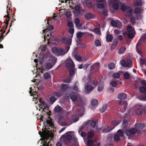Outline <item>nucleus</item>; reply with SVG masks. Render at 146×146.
Masks as SVG:
<instances>
[{"instance_id":"2eb2a0df","label":"nucleus","mask_w":146,"mask_h":146,"mask_svg":"<svg viewBox=\"0 0 146 146\" xmlns=\"http://www.w3.org/2000/svg\"><path fill=\"white\" fill-rule=\"evenodd\" d=\"M119 104L120 105L119 108L121 112H124L126 110L127 107V103L125 101H119Z\"/></svg>"},{"instance_id":"de8ad7c7","label":"nucleus","mask_w":146,"mask_h":146,"mask_svg":"<svg viewBox=\"0 0 146 146\" xmlns=\"http://www.w3.org/2000/svg\"><path fill=\"white\" fill-rule=\"evenodd\" d=\"M68 88L67 86L65 84H63L61 86V89L63 91H65Z\"/></svg>"},{"instance_id":"79ce46f5","label":"nucleus","mask_w":146,"mask_h":146,"mask_svg":"<svg viewBox=\"0 0 146 146\" xmlns=\"http://www.w3.org/2000/svg\"><path fill=\"white\" fill-rule=\"evenodd\" d=\"M68 1H69V2H68V3H69V5L70 7L73 8V7H72L73 5H72V4H73V3H72V1H71V3H70V1H71V0H64L63 1H62L61 2V3H64V2L65 1V3H66Z\"/></svg>"},{"instance_id":"0e129e2a","label":"nucleus","mask_w":146,"mask_h":146,"mask_svg":"<svg viewBox=\"0 0 146 146\" xmlns=\"http://www.w3.org/2000/svg\"><path fill=\"white\" fill-rule=\"evenodd\" d=\"M67 25L68 27L72 28L73 25V24L72 22L69 21L68 22Z\"/></svg>"},{"instance_id":"8fccbe9b","label":"nucleus","mask_w":146,"mask_h":146,"mask_svg":"<svg viewBox=\"0 0 146 146\" xmlns=\"http://www.w3.org/2000/svg\"><path fill=\"white\" fill-rule=\"evenodd\" d=\"M113 77L115 78H118L120 76V74L119 73H114L113 76Z\"/></svg>"},{"instance_id":"603ef678","label":"nucleus","mask_w":146,"mask_h":146,"mask_svg":"<svg viewBox=\"0 0 146 146\" xmlns=\"http://www.w3.org/2000/svg\"><path fill=\"white\" fill-rule=\"evenodd\" d=\"M111 85L113 87H115L117 85V82L115 81L112 80L111 82Z\"/></svg>"},{"instance_id":"4c0bfd02","label":"nucleus","mask_w":146,"mask_h":146,"mask_svg":"<svg viewBox=\"0 0 146 146\" xmlns=\"http://www.w3.org/2000/svg\"><path fill=\"white\" fill-rule=\"evenodd\" d=\"M54 111L57 112H60L62 111V108L58 106H57L55 108Z\"/></svg>"},{"instance_id":"4d7b16f0","label":"nucleus","mask_w":146,"mask_h":146,"mask_svg":"<svg viewBox=\"0 0 146 146\" xmlns=\"http://www.w3.org/2000/svg\"><path fill=\"white\" fill-rule=\"evenodd\" d=\"M95 33L97 35H99L100 34V32L99 29L98 28H96L94 30Z\"/></svg>"},{"instance_id":"4be33fe9","label":"nucleus","mask_w":146,"mask_h":146,"mask_svg":"<svg viewBox=\"0 0 146 146\" xmlns=\"http://www.w3.org/2000/svg\"><path fill=\"white\" fill-rule=\"evenodd\" d=\"M145 125L144 123H136L135 124V127L138 129H142Z\"/></svg>"},{"instance_id":"473e14b6","label":"nucleus","mask_w":146,"mask_h":146,"mask_svg":"<svg viewBox=\"0 0 146 146\" xmlns=\"http://www.w3.org/2000/svg\"><path fill=\"white\" fill-rule=\"evenodd\" d=\"M143 11V10L142 8L137 7L135 9L134 12L135 14L141 13Z\"/></svg>"},{"instance_id":"bb28decb","label":"nucleus","mask_w":146,"mask_h":146,"mask_svg":"<svg viewBox=\"0 0 146 146\" xmlns=\"http://www.w3.org/2000/svg\"><path fill=\"white\" fill-rule=\"evenodd\" d=\"M118 43L117 39H115L114 40L111 46V50H113L116 47Z\"/></svg>"},{"instance_id":"3c124183","label":"nucleus","mask_w":146,"mask_h":146,"mask_svg":"<svg viewBox=\"0 0 146 146\" xmlns=\"http://www.w3.org/2000/svg\"><path fill=\"white\" fill-rule=\"evenodd\" d=\"M122 31L118 30L117 29H115L114 31V33L116 35H118L121 34Z\"/></svg>"},{"instance_id":"423d86ee","label":"nucleus","mask_w":146,"mask_h":146,"mask_svg":"<svg viewBox=\"0 0 146 146\" xmlns=\"http://www.w3.org/2000/svg\"><path fill=\"white\" fill-rule=\"evenodd\" d=\"M141 83L145 86L140 87L139 88L140 92L141 93V96L139 97V99L142 101H146V82L145 80L142 81Z\"/></svg>"},{"instance_id":"69168bd1","label":"nucleus","mask_w":146,"mask_h":146,"mask_svg":"<svg viewBox=\"0 0 146 146\" xmlns=\"http://www.w3.org/2000/svg\"><path fill=\"white\" fill-rule=\"evenodd\" d=\"M69 73L70 75H73L74 74L75 72L74 70L72 69L69 70Z\"/></svg>"},{"instance_id":"e433bc0d","label":"nucleus","mask_w":146,"mask_h":146,"mask_svg":"<svg viewBox=\"0 0 146 146\" xmlns=\"http://www.w3.org/2000/svg\"><path fill=\"white\" fill-rule=\"evenodd\" d=\"M114 127L111 128L109 126L106 127L103 129V131L105 133L109 132Z\"/></svg>"},{"instance_id":"f3484780","label":"nucleus","mask_w":146,"mask_h":146,"mask_svg":"<svg viewBox=\"0 0 146 146\" xmlns=\"http://www.w3.org/2000/svg\"><path fill=\"white\" fill-rule=\"evenodd\" d=\"M66 67L68 68H74L75 65L74 62L70 58H68L66 61Z\"/></svg>"},{"instance_id":"cd10ccee","label":"nucleus","mask_w":146,"mask_h":146,"mask_svg":"<svg viewBox=\"0 0 146 146\" xmlns=\"http://www.w3.org/2000/svg\"><path fill=\"white\" fill-rule=\"evenodd\" d=\"M51 145L50 143V141L48 139H45L44 138V141H43L42 145L41 146H51Z\"/></svg>"},{"instance_id":"aec40b11","label":"nucleus","mask_w":146,"mask_h":146,"mask_svg":"<svg viewBox=\"0 0 146 146\" xmlns=\"http://www.w3.org/2000/svg\"><path fill=\"white\" fill-rule=\"evenodd\" d=\"M94 87L95 86H92L90 85L87 84L85 86V90L87 93H89L94 90Z\"/></svg>"},{"instance_id":"864d4df0","label":"nucleus","mask_w":146,"mask_h":146,"mask_svg":"<svg viewBox=\"0 0 146 146\" xmlns=\"http://www.w3.org/2000/svg\"><path fill=\"white\" fill-rule=\"evenodd\" d=\"M114 140L115 141H117L120 139V138L117 134H115L114 137Z\"/></svg>"},{"instance_id":"13d9d810","label":"nucleus","mask_w":146,"mask_h":146,"mask_svg":"<svg viewBox=\"0 0 146 146\" xmlns=\"http://www.w3.org/2000/svg\"><path fill=\"white\" fill-rule=\"evenodd\" d=\"M47 45H44L41 46L40 48L42 51H44L46 49Z\"/></svg>"},{"instance_id":"b1692460","label":"nucleus","mask_w":146,"mask_h":146,"mask_svg":"<svg viewBox=\"0 0 146 146\" xmlns=\"http://www.w3.org/2000/svg\"><path fill=\"white\" fill-rule=\"evenodd\" d=\"M74 23L78 29H81V26L82 25V24H80V21L79 19L77 18H76L74 21Z\"/></svg>"},{"instance_id":"6e6d98bb","label":"nucleus","mask_w":146,"mask_h":146,"mask_svg":"<svg viewBox=\"0 0 146 146\" xmlns=\"http://www.w3.org/2000/svg\"><path fill=\"white\" fill-rule=\"evenodd\" d=\"M75 58L76 60H77L78 61H81L82 60V58L80 56L78 55H76L75 56Z\"/></svg>"},{"instance_id":"7c9ffc66","label":"nucleus","mask_w":146,"mask_h":146,"mask_svg":"<svg viewBox=\"0 0 146 146\" xmlns=\"http://www.w3.org/2000/svg\"><path fill=\"white\" fill-rule=\"evenodd\" d=\"M127 97V95L124 93H121L119 94L117 96L118 98L120 100H124Z\"/></svg>"},{"instance_id":"4468645a","label":"nucleus","mask_w":146,"mask_h":146,"mask_svg":"<svg viewBox=\"0 0 146 146\" xmlns=\"http://www.w3.org/2000/svg\"><path fill=\"white\" fill-rule=\"evenodd\" d=\"M67 119V118L65 116H61L59 118L58 123L60 125L62 126H68L69 124L66 122Z\"/></svg>"},{"instance_id":"1a4fd4ad","label":"nucleus","mask_w":146,"mask_h":146,"mask_svg":"<svg viewBox=\"0 0 146 146\" xmlns=\"http://www.w3.org/2000/svg\"><path fill=\"white\" fill-rule=\"evenodd\" d=\"M127 31L123 33V35L125 36L127 35L130 39H132L135 35V32L133 28L131 26H129L127 28Z\"/></svg>"},{"instance_id":"680f3d73","label":"nucleus","mask_w":146,"mask_h":146,"mask_svg":"<svg viewBox=\"0 0 146 146\" xmlns=\"http://www.w3.org/2000/svg\"><path fill=\"white\" fill-rule=\"evenodd\" d=\"M7 17V18H8V19H6V23H5V24L6 25V26H7H7L8 25V24H9V15H7V16L6 15H5V16H4V17Z\"/></svg>"},{"instance_id":"2f4dec72","label":"nucleus","mask_w":146,"mask_h":146,"mask_svg":"<svg viewBox=\"0 0 146 146\" xmlns=\"http://www.w3.org/2000/svg\"><path fill=\"white\" fill-rule=\"evenodd\" d=\"M108 33H109V32H107L106 37V40L108 42H111L113 39V36L111 35L108 34Z\"/></svg>"},{"instance_id":"5fc2aeb1","label":"nucleus","mask_w":146,"mask_h":146,"mask_svg":"<svg viewBox=\"0 0 146 146\" xmlns=\"http://www.w3.org/2000/svg\"><path fill=\"white\" fill-rule=\"evenodd\" d=\"M56 100V98L54 96H52L50 98V101L52 104H53Z\"/></svg>"},{"instance_id":"9b49d317","label":"nucleus","mask_w":146,"mask_h":146,"mask_svg":"<svg viewBox=\"0 0 146 146\" xmlns=\"http://www.w3.org/2000/svg\"><path fill=\"white\" fill-rule=\"evenodd\" d=\"M44 126L43 127V129H44V131H45L44 132H48V130H47L48 129H50V127L52 128L53 127V125L51 119L48 118V119H46L45 121H44L43 122ZM45 132H42V134H44Z\"/></svg>"},{"instance_id":"f8f14e48","label":"nucleus","mask_w":146,"mask_h":146,"mask_svg":"<svg viewBox=\"0 0 146 146\" xmlns=\"http://www.w3.org/2000/svg\"><path fill=\"white\" fill-rule=\"evenodd\" d=\"M143 107L141 104H138L135 105L134 106L133 108H132L131 110L132 111L134 110L136 114L138 115H140L142 114L143 113Z\"/></svg>"},{"instance_id":"c9c22d12","label":"nucleus","mask_w":146,"mask_h":146,"mask_svg":"<svg viewBox=\"0 0 146 146\" xmlns=\"http://www.w3.org/2000/svg\"><path fill=\"white\" fill-rule=\"evenodd\" d=\"M141 0H137L134 1V5L135 6H137L141 5Z\"/></svg>"},{"instance_id":"e2e57ef3","label":"nucleus","mask_w":146,"mask_h":146,"mask_svg":"<svg viewBox=\"0 0 146 146\" xmlns=\"http://www.w3.org/2000/svg\"><path fill=\"white\" fill-rule=\"evenodd\" d=\"M127 121L126 120H124L123 123V127L124 128L127 125Z\"/></svg>"},{"instance_id":"ddd939ff","label":"nucleus","mask_w":146,"mask_h":146,"mask_svg":"<svg viewBox=\"0 0 146 146\" xmlns=\"http://www.w3.org/2000/svg\"><path fill=\"white\" fill-rule=\"evenodd\" d=\"M120 63L121 66L125 67L130 68L132 66V62L129 59H125L121 60Z\"/></svg>"},{"instance_id":"6ab92c4d","label":"nucleus","mask_w":146,"mask_h":146,"mask_svg":"<svg viewBox=\"0 0 146 146\" xmlns=\"http://www.w3.org/2000/svg\"><path fill=\"white\" fill-rule=\"evenodd\" d=\"M36 70H35V71L33 72L36 74V77H37L38 76L40 77V75L42 74L43 72L42 68H39L38 67V65L37 64L36 65Z\"/></svg>"},{"instance_id":"dca6fc26","label":"nucleus","mask_w":146,"mask_h":146,"mask_svg":"<svg viewBox=\"0 0 146 146\" xmlns=\"http://www.w3.org/2000/svg\"><path fill=\"white\" fill-rule=\"evenodd\" d=\"M138 131L135 128H133L130 129H127L125 131V133L129 138L132 135H133L137 132Z\"/></svg>"},{"instance_id":"37998d69","label":"nucleus","mask_w":146,"mask_h":146,"mask_svg":"<svg viewBox=\"0 0 146 146\" xmlns=\"http://www.w3.org/2000/svg\"><path fill=\"white\" fill-rule=\"evenodd\" d=\"M106 3H105L104 4L101 3V4H98L97 7L98 8H102L103 9L106 6Z\"/></svg>"},{"instance_id":"f704fd0d","label":"nucleus","mask_w":146,"mask_h":146,"mask_svg":"<svg viewBox=\"0 0 146 146\" xmlns=\"http://www.w3.org/2000/svg\"><path fill=\"white\" fill-rule=\"evenodd\" d=\"M91 103L92 106H96L98 104V102L97 100L96 99H93L91 100Z\"/></svg>"},{"instance_id":"6e6552de","label":"nucleus","mask_w":146,"mask_h":146,"mask_svg":"<svg viewBox=\"0 0 146 146\" xmlns=\"http://www.w3.org/2000/svg\"><path fill=\"white\" fill-rule=\"evenodd\" d=\"M57 60V58L54 56L50 57L46 62L45 66L46 68L49 70L52 68L56 63Z\"/></svg>"},{"instance_id":"a19ab883","label":"nucleus","mask_w":146,"mask_h":146,"mask_svg":"<svg viewBox=\"0 0 146 146\" xmlns=\"http://www.w3.org/2000/svg\"><path fill=\"white\" fill-rule=\"evenodd\" d=\"M108 107V105L107 104H105L104 105L102 108L100 110V112L101 113H103L105 111Z\"/></svg>"},{"instance_id":"f257e3e1","label":"nucleus","mask_w":146,"mask_h":146,"mask_svg":"<svg viewBox=\"0 0 146 146\" xmlns=\"http://www.w3.org/2000/svg\"><path fill=\"white\" fill-rule=\"evenodd\" d=\"M37 81H38L36 79L33 80V82L35 83V84L30 88L29 93L31 96L33 97V101H35V104L37 103L39 101V106L40 108H42L44 111H45L46 110V108H48V106L44 101H42L41 98L39 97V95L38 92L39 88L38 87V86L36 84L38 82Z\"/></svg>"},{"instance_id":"c03bdc74","label":"nucleus","mask_w":146,"mask_h":146,"mask_svg":"<svg viewBox=\"0 0 146 146\" xmlns=\"http://www.w3.org/2000/svg\"><path fill=\"white\" fill-rule=\"evenodd\" d=\"M117 134L119 137H121L124 134V132L121 130L119 129L117 131Z\"/></svg>"},{"instance_id":"a18cd8bd","label":"nucleus","mask_w":146,"mask_h":146,"mask_svg":"<svg viewBox=\"0 0 146 146\" xmlns=\"http://www.w3.org/2000/svg\"><path fill=\"white\" fill-rule=\"evenodd\" d=\"M115 67L114 64L113 63H110L108 66V68L110 70L113 69Z\"/></svg>"},{"instance_id":"bf43d9fd","label":"nucleus","mask_w":146,"mask_h":146,"mask_svg":"<svg viewBox=\"0 0 146 146\" xmlns=\"http://www.w3.org/2000/svg\"><path fill=\"white\" fill-rule=\"evenodd\" d=\"M83 33L81 32H78L76 34L77 37L78 38H81L83 35Z\"/></svg>"},{"instance_id":"58836bf2","label":"nucleus","mask_w":146,"mask_h":146,"mask_svg":"<svg viewBox=\"0 0 146 146\" xmlns=\"http://www.w3.org/2000/svg\"><path fill=\"white\" fill-rule=\"evenodd\" d=\"M125 48L123 47H122L120 48L119 49L118 51V53L119 54H122L125 52Z\"/></svg>"},{"instance_id":"9d476101","label":"nucleus","mask_w":146,"mask_h":146,"mask_svg":"<svg viewBox=\"0 0 146 146\" xmlns=\"http://www.w3.org/2000/svg\"><path fill=\"white\" fill-rule=\"evenodd\" d=\"M54 29L52 25L49 26L48 27H47V28L43 30L44 33H45V35H44V40H46V39L48 40V44H49L51 38L52 37L51 35V33L49 32L47 34L46 36V33H47L48 31H51L53 30Z\"/></svg>"},{"instance_id":"49530a36","label":"nucleus","mask_w":146,"mask_h":146,"mask_svg":"<svg viewBox=\"0 0 146 146\" xmlns=\"http://www.w3.org/2000/svg\"><path fill=\"white\" fill-rule=\"evenodd\" d=\"M50 75L48 73H46L44 75V78L46 79H48L50 77Z\"/></svg>"},{"instance_id":"f03ea898","label":"nucleus","mask_w":146,"mask_h":146,"mask_svg":"<svg viewBox=\"0 0 146 146\" xmlns=\"http://www.w3.org/2000/svg\"><path fill=\"white\" fill-rule=\"evenodd\" d=\"M110 6L113 5V7L114 10L118 9L119 5H121L120 9L123 11H126L127 13V15L130 17L132 16V9L129 7H127L125 6V4L122 3L120 1H118L117 0H110L109 2Z\"/></svg>"},{"instance_id":"c85d7f7f","label":"nucleus","mask_w":146,"mask_h":146,"mask_svg":"<svg viewBox=\"0 0 146 146\" xmlns=\"http://www.w3.org/2000/svg\"><path fill=\"white\" fill-rule=\"evenodd\" d=\"M94 17L93 15L91 13H86L84 16L85 18L87 20H89Z\"/></svg>"},{"instance_id":"412c9836","label":"nucleus","mask_w":146,"mask_h":146,"mask_svg":"<svg viewBox=\"0 0 146 146\" xmlns=\"http://www.w3.org/2000/svg\"><path fill=\"white\" fill-rule=\"evenodd\" d=\"M87 124H90V126H92L94 128L96 129L97 127V124L96 122L94 121H90L87 122Z\"/></svg>"},{"instance_id":"5701e85b","label":"nucleus","mask_w":146,"mask_h":146,"mask_svg":"<svg viewBox=\"0 0 146 146\" xmlns=\"http://www.w3.org/2000/svg\"><path fill=\"white\" fill-rule=\"evenodd\" d=\"M75 11L74 13L75 16L80 15V7L78 5H76L75 7Z\"/></svg>"},{"instance_id":"052dcab7","label":"nucleus","mask_w":146,"mask_h":146,"mask_svg":"<svg viewBox=\"0 0 146 146\" xmlns=\"http://www.w3.org/2000/svg\"><path fill=\"white\" fill-rule=\"evenodd\" d=\"M65 15L67 17L70 18L71 16V13L70 12L68 11L66 13Z\"/></svg>"},{"instance_id":"20e7f679","label":"nucleus","mask_w":146,"mask_h":146,"mask_svg":"<svg viewBox=\"0 0 146 146\" xmlns=\"http://www.w3.org/2000/svg\"><path fill=\"white\" fill-rule=\"evenodd\" d=\"M68 45L65 49L62 48H57L56 47H53L52 49V51L57 56L63 55L66 54L69 49L70 45Z\"/></svg>"},{"instance_id":"a878e982","label":"nucleus","mask_w":146,"mask_h":146,"mask_svg":"<svg viewBox=\"0 0 146 146\" xmlns=\"http://www.w3.org/2000/svg\"><path fill=\"white\" fill-rule=\"evenodd\" d=\"M84 108L83 107H81L80 108V110H78L77 111V115L81 116L84 114Z\"/></svg>"},{"instance_id":"39448f33","label":"nucleus","mask_w":146,"mask_h":146,"mask_svg":"<svg viewBox=\"0 0 146 146\" xmlns=\"http://www.w3.org/2000/svg\"><path fill=\"white\" fill-rule=\"evenodd\" d=\"M94 134V132L92 131H90L88 133L87 141L86 143L88 146H92V145L94 146H99L100 144L99 143H97L96 141H93L90 139V138L93 137Z\"/></svg>"},{"instance_id":"774afa93","label":"nucleus","mask_w":146,"mask_h":146,"mask_svg":"<svg viewBox=\"0 0 146 146\" xmlns=\"http://www.w3.org/2000/svg\"><path fill=\"white\" fill-rule=\"evenodd\" d=\"M130 21L132 24H134L135 22V18L133 17H131L130 18Z\"/></svg>"},{"instance_id":"ea45409f","label":"nucleus","mask_w":146,"mask_h":146,"mask_svg":"<svg viewBox=\"0 0 146 146\" xmlns=\"http://www.w3.org/2000/svg\"><path fill=\"white\" fill-rule=\"evenodd\" d=\"M121 121V120H118V121H113L112 122L111 124H113V126H115L118 125L120 123Z\"/></svg>"},{"instance_id":"0eeeda50","label":"nucleus","mask_w":146,"mask_h":146,"mask_svg":"<svg viewBox=\"0 0 146 146\" xmlns=\"http://www.w3.org/2000/svg\"><path fill=\"white\" fill-rule=\"evenodd\" d=\"M68 32L71 35L69 37L64 38L61 40V42L65 43L68 45H71L72 42V38L74 33V29L72 28H70L68 29Z\"/></svg>"},{"instance_id":"393cba45","label":"nucleus","mask_w":146,"mask_h":146,"mask_svg":"<svg viewBox=\"0 0 146 146\" xmlns=\"http://www.w3.org/2000/svg\"><path fill=\"white\" fill-rule=\"evenodd\" d=\"M104 83L103 82H100L98 85L97 88V90L98 92H101L103 90L104 88Z\"/></svg>"},{"instance_id":"c756f323","label":"nucleus","mask_w":146,"mask_h":146,"mask_svg":"<svg viewBox=\"0 0 146 146\" xmlns=\"http://www.w3.org/2000/svg\"><path fill=\"white\" fill-rule=\"evenodd\" d=\"M70 98L72 101H75L77 99V94L73 92L70 94Z\"/></svg>"},{"instance_id":"09e8293b","label":"nucleus","mask_w":146,"mask_h":146,"mask_svg":"<svg viewBox=\"0 0 146 146\" xmlns=\"http://www.w3.org/2000/svg\"><path fill=\"white\" fill-rule=\"evenodd\" d=\"M95 44L96 46H100L101 45V42L99 40H97L95 41Z\"/></svg>"},{"instance_id":"72a5a7b5","label":"nucleus","mask_w":146,"mask_h":146,"mask_svg":"<svg viewBox=\"0 0 146 146\" xmlns=\"http://www.w3.org/2000/svg\"><path fill=\"white\" fill-rule=\"evenodd\" d=\"M123 76L124 78L125 79H128L130 77L129 74L128 72H127L123 73Z\"/></svg>"},{"instance_id":"338daca9","label":"nucleus","mask_w":146,"mask_h":146,"mask_svg":"<svg viewBox=\"0 0 146 146\" xmlns=\"http://www.w3.org/2000/svg\"><path fill=\"white\" fill-rule=\"evenodd\" d=\"M86 5L89 8L91 7L92 6V4L90 1L87 2L86 3Z\"/></svg>"},{"instance_id":"a211bd4d","label":"nucleus","mask_w":146,"mask_h":146,"mask_svg":"<svg viewBox=\"0 0 146 146\" xmlns=\"http://www.w3.org/2000/svg\"><path fill=\"white\" fill-rule=\"evenodd\" d=\"M111 24L113 27L118 28H120L122 27L121 22L118 20L111 21Z\"/></svg>"},{"instance_id":"7ed1b4c3","label":"nucleus","mask_w":146,"mask_h":146,"mask_svg":"<svg viewBox=\"0 0 146 146\" xmlns=\"http://www.w3.org/2000/svg\"><path fill=\"white\" fill-rule=\"evenodd\" d=\"M61 141L66 142L68 140H72V143H73L71 146H79L77 139L75 137L74 131H68L62 135L60 138Z\"/></svg>"}]
</instances>
